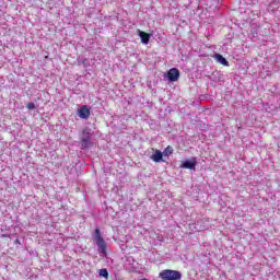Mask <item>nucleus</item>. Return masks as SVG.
Returning <instances> with one entry per match:
<instances>
[{
	"mask_svg": "<svg viewBox=\"0 0 280 280\" xmlns=\"http://www.w3.org/2000/svg\"><path fill=\"white\" fill-rule=\"evenodd\" d=\"M139 36L141 38V43H143V45H148V43H150V34L149 33L140 31Z\"/></svg>",
	"mask_w": 280,
	"mask_h": 280,
	"instance_id": "nucleus-9",
	"label": "nucleus"
},
{
	"mask_svg": "<svg viewBox=\"0 0 280 280\" xmlns=\"http://www.w3.org/2000/svg\"><path fill=\"white\" fill-rule=\"evenodd\" d=\"M26 108H28V110H34V108H36V105L34 103H27Z\"/></svg>",
	"mask_w": 280,
	"mask_h": 280,
	"instance_id": "nucleus-12",
	"label": "nucleus"
},
{
	"mask_svg": "<svg viewBox=\"0 0 280 280\" xmlns=\"http://www.w3.org/2000/svg\"><path fill=\"white\" fill-rule=\"evenodd\" d=\"M166 78H168V82H178V78H180V71L176 68H172L168 70Z\"/></svg>",
	"mask_w": 280,
	"mask_h": 280,
	"instance_id": "nucleus-3",
	"label": "nucleus"
},
{
	"mask_svg": "<svg viewBox=\"0 0 280 280\" xmlns=\"http://www.w3.org/2000/svg\"><path fill=\"white\" fill-rule=\"evenodd\" d=\"M98 275H100V277H104V279H108V270L107 269H101Z\"/></svg>",
	"mask_w": 280,
	"mask_h": 280,
	"instance_id": "nucleus-11",
	"label": "nucleus"
},
{
	"mask_svg": "<svg viewBox=\"0 0 280 280\" xmlns=\"http://www.w3.org/2000/svg\"><path fill=\"white\" fill-rule=\"evenodd\" d=\"M196 165H198L196 158H191L190 160H186L185 162H183L180 167H183L184 170H196Z\"/></svg>",
	"mask_w": 280,
	"mask_h": 280,
	"instance_id": "nucleus-4",
	"label": "nucleus"
},
{
	"mask_svg": "<svg viewBox=\"0 0 280 280\" xmlns=\"http://www.w3.org/2000/svg\"><path fill=\"white\" fill-rule=\"evenodd\" d=\"M162 154L163 156H172V154H174V148L172 145H167Z\"/></svg>",
	"mask_w": 280,
	"mask_h": 280,
	"instance_id": "nucleus-10",
	"label": "nucleus"
},
{
	"mask_svg": "<svg viewBox=\"0 0 280 280\" xmlns=\"http://www.w3.org/2000/svg\"><path fill=\"white\" fill-rule=\"evenodd\" d=\"M91 148V137L86 136L81 139V150Z\"/></svg>",
	"mask_w": 280,
	"mask_h": 280,
	"instance_id": "nucleus-7",
	"label": "nucleus"
},
{
	"mask_svg": "<svg viewBox=\"0 0 280 280\" xmlns=\"http://www.w3.org/2000/svg\"><path fill=\"white\" fill-rule=\"evenodd\" d=\"M94 235H95V242L96 245L98 246V250L100 253H102L103 255H106V241H104V237H102V232L100 231V229H96L94 231Z\"/></svg>",
	"mask_w": 280,
	"mask_h": 280,
	"instance_id": "nucleus-2",
	"label": "nucleus"
},
{
	"mask_svg": "<svg viewBox=\"0 0 280 280\" xmlns=\"http://www.w3.org/2000/svg\"><path fill=\"white\" fill-rule=\"evenodd\" d=\"M162 280H180L183 275L178 270L164 269L159 275Z\"/></svg>",
	"mask_w": 280,
	"mask_h": 280,
	"instance_id": "nucleus-1",
	"label": "nucleus"
},
{
	"mask_svg": "<svg viewBox=\"0 0 280 280\" xmlns=\"http://www.w3.org/2000/svg\"><path fill=\"white\" fill-rule=\"evenodd\" d=\"M1 237H10L8 234H2Z\"/></svg>",
	"mask_w": 280,
	"mask_h": 280,
	"instance_id": "nucleus-13",
	"label": "nucleus"
},
{
	"mask_svg": "<svg viewBox=\"0 0 280 280\" xmlns=\"http://www.w3.org/2000/svg\"><path fill=\"white\" fill-rule=\"evenodd\" d=\"M79 117L81 119H89V117H91V110L89 109V107H86V105H83L80 109H79Z\"/></svg>",
	"mask_w": 280,
	"mask_h": 280,
	"instance_id": "nucleus-6",
	"label": "nucleus"
},
{
	"mask_svg": "<svg viewBox=\"0 0 280 280\" xmlns=\"http://www.w3.org/2000/svg\"><path fill=\"white\" fill-rule=\"evenodd\" d=\"M151 159L154 163H165V160H163V152H161L159 149L154 151V153L151 155Z\"/></svg>",
	"mask_w": 280,
	"mask_h": 280,
	"instance_id": "nucleus-5",
	"label": "nucleus"
},
{
	"mask_svg": "<svg viewBox=\"0 0 280 280\" xmlns=\"http://www.w3.org/2000/svg\"><path fill=\"white\" fill-rule=\"evenodd\" d=\"M214 59H215L217 62H219L220 65H223V67H229V61H228L226 58H224L222 55L215 54V55H214Z\"/></svg>",
	"mask_w": 280,
	"mask_h": 280,
	"instance_id": "nucleus-8",
	"label": "nucleus"
}]
</instances>
